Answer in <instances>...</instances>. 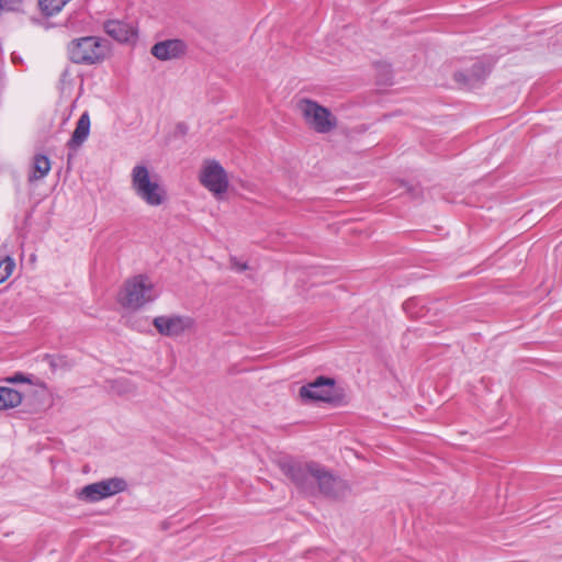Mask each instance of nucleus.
<instances>
[{
  "label": "nucleus",
  "mask_w": 562,
  "mask_h": 562,
  "mask_svg": "<svg viewBox=\"0 0 562 562\" xmlns=\"http://www.w3.org/2000/svg\"><path fill=\"white\" fill-rule=\"evenodd\" d=\"M423 300L418 297H411L403 303V310L407 315L414 318H420L424 316L422 312Z\"/></svg>",
  "instance_id": "6ab92c4d"
},
{
  "label": "nucleus",
  "mask_w": 562,
  "mask_h": 562,
  "mask_svg": "<svg viewBox=\"0 0 562 562\" xmlns=\"http://www.w3.org/2000/svg\"><path fill=\"white\" fill-rule=\"evenodd\" d=\"M199 180L214 196L220 198L228 190L229 180L227 172L215 159H207L203 162Z\"/></svg>",
  "instance_id": "423d86ee"
},
{
  "label": "nucleus",
  "mask_w": 562,
  "mask_h": 562,
  "mask_svg": "<svg viewBox=\"0 0 562 562\" xmlns=\"http://www.w3.org/2000/svg\"><path fill=\"white\" fill-rule=\"evenodd\" d=\"M71 158H72V155L69 153L68 154V165L70 164Z\"/></svg>",
  "instance_id": "cd10ccee"
},
{
  "label": "nucleus",
  "mask_w": 562,
  "mask_h": 562,
  "mask_svg": "<svg viewBox=\"0 0 562 562\" xmlns=\"http://www.w3.org/2000/svg\"><path fill=\"white\" fill-rule=\"evenodd\" d=\"M178 128H179L181 132H183V133H184V132H186V130H187V126H186V124H184V123H179V124H178Z\"/></svg>",
  "instance_id": "393cba45"
},
{
  "label": "nucleus",
  "mask_w": 562,
  "mask_h": 562,
  "mask_svg": "<svg viewBox=\"0 0 562 562\" xmlns=\"http://www.w3.org/2000/svg\"><path fill=\"white\" fill-rule=\"evenodd\" d=\"M378 69V83L391 86L393 83V77L391 67L389 65H376Z\"/></svg>",
  "instance_id": "412c9836"
},
{
  "label": "nucleus",
  "mask_w": 562,
  "mask_h": 562,
  "mask_svg": "<svg viewBox=\"0 0 562 562\" xmlns=\"http://www.w3.org/2000/svg\"><path fill=\"white\" fill-rule=\"evenodd\" d=\"M15 269V261L11 256L0 260V284L8 280Z\"/></svg>",
  "instance_id": "aec40b11"
},
{
  "label": "nucleus",
  "mask_w": 562,
  "mask_h": 562,
  "mask_svg": "<svg viewBox=\"0 0 562 562\" xmlns=\"http://www.w3.org/2000/svg\"><path fill=\"white\" fill-rule=\"evenodd\" d=\"M9 383H31V379L29 375L22 372H15L13 375L7 378Z\"/></svg>",
  "instance_id": "5701e85b"
},
{
  "label": "nucleus",
  "mask_w": 562,
  "mask_h": 562,
  "mask_svg": "<svg viewBox=\"0 0 562 562\" xmlns=\"http://www.w3.org/2000/svg\"><path fill=\"white\" fill-rule=\"evenodd\" d=\"M66 76H68V70L67 69L63 72V77L65 78Z\"/></svg>",
  "instance_id": "c85d7f7f"
},
{
  "label": "nucleus",
  "mask_w": 562,
  "mask_h": 562,
  "mask_svg": "<svg viewBox=\"0 0 562 562\" xmlns=\"http://www.w3.org/2000/svg\"><path fill=\"white\" fill-rule=\"evenodd\" d=\"M303 116L306 123L317 133H328L337 125V119L329 109L313 100H304L302 106Z\"/></svg>",
  "instance_id": "0eeeda50"
},
{
  "label": "nucleus",
  "mask_w": 562,
  "mask_h": 562,
  "mask_svg": "<svg viewBox=\"0 0 562 562\" xmlns=\"http://www.w3.org/2000/svg\"><path fill=\"white\" fill-rule=\"evenodd\" d=\"M317 471L318 473L314 476V483L317 484L322 495L331 499H340L347 495L349 486L345 480L336 476L321 463Z\"/></svg>",
  "instance_id": "6e6552de"
},
{
  "label": "nucleus",
  "mask_w": 562,
  "mask_h": 562,
  "mask_svg": "<svg viewBox=\"0 0 562 562\" xmlns=\"http://www.w3.org/2000/svg\"><path fill=\"white\" fill-rule=\"evenodd\" d=\"M154 286L148 282L146 274L134 276L125 281L119 302L126 308H140L146 303L153 302L156 299L151 295Z\"/></svg>",
  "instance_id": "20e7f679"
},
{
  "label": "nucleus",
  "mask_w": 562,
  "mask_h": 562,
  "mask_svg": "<svg viewBox=\"0 0 562 562\" xmlns=\"http://www.w3.org/2000/svg\"><path fill=\"white\" fill-rule=\"evenodd\" d=\"M12 60L13 63H18V61H21V57H15L14 55H12Z\"/></svg>",
  "instance_id": "bb28decb"
},
{
  "label": "nucleus",
  "mask_w": 562,
  "mask_h": 562,
  "mask_svg": "<svg viewBox=\"0 0 562 562\" xmlns=\"http://www.w3.org/2000/svg\"><path fill=\"white\" fill-rule=\"evenodd\" d=\"M300 397L304 403L323 402L334 407L348 403L342 387L336 385L334 378L319 375L314 381L300 387Z\"/></svg>",
  "instance_id": "f03ea898"
},
{
  "label": "nucleus",
  "mask_w": 562,
  "mask_h": 562,
  "mask_svg": "<svg viewBox=\"0 0 562 562\" xmlns=\"http://www.w3.org/2000/svg\"><path fill=\"white\" fill-rule=\"evenodd\" d=\"M82 501L89 503L100 502L105 498L101 481L83 486L79 493Z\"/></svg>",
  "instance_id": "dca6fc26"
},
{
  "label": "nucleus",
  "mask_w": 562,
  "mask_h": 562,
  "mask_svg": "<svg viewBox=\"0 0 562 562\" xmlns=\"http://www.w3.org/2000/svg\"><path fill=\"white\" fill-rule=\"evenodd\" d=\"M103 29L110 37L120 43H128L137 37L135 27L125 21L108 20L104 22Z\"/></svg>",
  "instance_id": "f8f14e48"
},
{
  "label": "nucleus",
  "mask_w": 562,
  "mask_h": 562,
  "mask_svg": "<svg viewBox=\"0 0 562 562\" xmlns=\"http://www.w3.org/2000/svg\"><path fill=\"white\" fill-rule=\"evenodd\" d=\"M187 52V44L184 41L179 38L165 40L155 43L150 53L154 57L159 60H171L176 58H180Z\"/></svg>",
  "instance_id": "9b49d317"
},
{
  "label": "nucleus",
  "mask_w": 562,
  "mask_h": 562,
  "mask_svg": "<svg viewBox=\"0 0 562 562\" xmlns=\"http://www.w3.org/2000/svg\"><path fill=\"white\" fill-rule=\"evenodd\" d=\"M105 498L127 490L128 484L123 477L114 476L101 481Z\"/></svg>",
  "instance_id": "f3484780"
},
{
  "label": "nucleus",
  "mask_w": 562,
  "mask_h": 562,
  "mask_svg": "<svg viewBox=\"0 0 562 562\" xmlns=\"http://www.w3.org/2000/svg\"><path fill=\"white\" fill-rule=\"evenodd\" d=\"M132 188L135 194L149 206H159L167 200L166 189L150 177L145 165H136L132 169Z\"/></svg>",
  "instance_id": "7ed1b4c3"
},
{
  "label": "nucleus",
  "mask_w": 562,
  "mask_h": 562,
  "mask_svg": "<svg viewBox=\"0 0 562 562\" xmlns=\"http://www.w3.org/2000/svg\"><path fill=\"white\" fill-rule=\"evenodd\" d=\"M109 52V41L93 35L74 38L67 45L68 58L77 65L101 64L105 60Z\"/></svg>",
  "instance_id": "f257e3e1"
},
{
  "label": "nucleus",
  "mask_w": 562,
  "mask_h": 562,
  "mask_svg": "<svg viewBox=\"0 0 562 562\" xmlns=\"http://www.w3.org/2000/svg\"><path fill=\"white\" fill-rule=\"evenodd\" d=\"M23 395L11 387L0 386V411L14 408L22 403Z\"/></svg>",
  "instance_id": "2eb2a0df"
},
{
  "label": "nucleus",
  "mask_w": 562,
  "mask_h": 562,
  "mask_svg": "<svg viewBox=\"0 0 562 562\" xmlns=\"http://www.w3.org/2000/svg\"><path fill=\"white\" fill-rule=\"evenodd\" d=\"M490 72L491 67L484 61L476 59L470 68L456 71L453 77L458 83L469 89H474L483 83Z\"/></svg>",
  "instance_id": "9d476101"
},
{
  "label": "nucleus",
  "mask_w": 562,
  "mask_h": 562,
  "mask_svg": "<svg viewBox=\"0 0 562 562\" xmlns=\"http://www.w3.org/2000/svg\"><path fill=\"white\" fill-rule=\"evenodd\" d=\"M50 167L48 156L44 154H36L33 158V172L29 176V181L33 182L35 180L43 179L48 175Z\"/></svg>",
  "instance_id": "4468645a"
},
{
  "label": "nucleus",
  "mask_w": 562,
  "mask_h": 562,
  "mask_svg": "<svg viewBox=\"0 0 562 562\" xmlns=\"http://www.w3.org/2000/svg\"><path fill=\"white\" fill-rule=\"evenodd\" d=\"M157 331L166 337H178L191 329L194 325L193 318L184 315H161L153 319Z\"/></svg>",
  "instance_id": "1a4fd4ad"
},
{
  "label": "nucleus",
  "mask_w": 562,
  "mask_h": 562,
  "mask_svg": "<svg viewBox=\"0 0 562 562\" xmlns=\"http://www.w3.org/2000/svg\"><path fill=\"white\" fill-rule=\"evenodd\" d=\"M25 0H5L3 3V12H23Z\"/></svg>",
  "instance_id": "4be33fe9"
},
{
  "label": "nucleus",
  "mask_w": 562,
  "mask_h": 562,
  "mask_svg": "<svg viewBox=\"0 0 562 562\" xmlns=\"http://www.w3.org/2000/svg\"><path fill=\"white\" fill-rule=\"evenodd\" d=\"M69 0H38V5L42 13L46 16L57 14Z\"/></svg>",
  "instance_id": "a211bd4d"
},
{
  "label": "nucleus",
  "mask_w": 562,
  "mask_h": 562,
  "mask_svg": "<svg viewBox=\"0 0 562 562\" xmlns=\"http://www.w3.org/2000/svg\"><path fill=\"white\" fill-rule=\"evenodd\" d=\"M5 0H0V14L3 12V3Z\"/></svg>",
  "instance_id": "a878e982"
},
{
  "label": "nucleus",
  "mask_w": 562,
  "mask_h": 562,
  "mask_svg": "<svg viewBox=\"0 0 562 562\" xmlns=\"http://www.w3.org/2000/svg\"><path fill=\"white\" fill-rule=\"evenodd\" d=\"M236 268H237L238 271H245L248 268V266H247L246 262L236 263Z\"/></svg>",
  "instance_id": "b1692460"
},
{
  "label": "nucleus",
  "mask_w": 562,
  "mask_h": 562,
  "mask_svg": "<svg viewBox=\"0 0 562 562\" xmlns=\"http://www.w3.org/2000/svg\"><path fill=\"white\" fill-rule=\"evenodd\" d=\"M319 463L290 458L280 464L282 473L300 490L307 492L314 486Z\"/></svg>",
  "instance_id": "39448f33"
},
{
  "label": "nucleus",
  "mask_w": 562,
  "mask_h": 562,
  "mask_svg": "<svg viewBox=\"0 0 562 562\" xmlns=\"http://www.w3.org/2000/svg\"><path fill=\"white\" fill-rule=\"evenodd\" d=\"M90 116L86 111L77 121L76 128L66 144L69 150L76 151L87 140L90 134Z\"/></svg>",
  "instance_id": "ddd939ff"
}]
</instances>
